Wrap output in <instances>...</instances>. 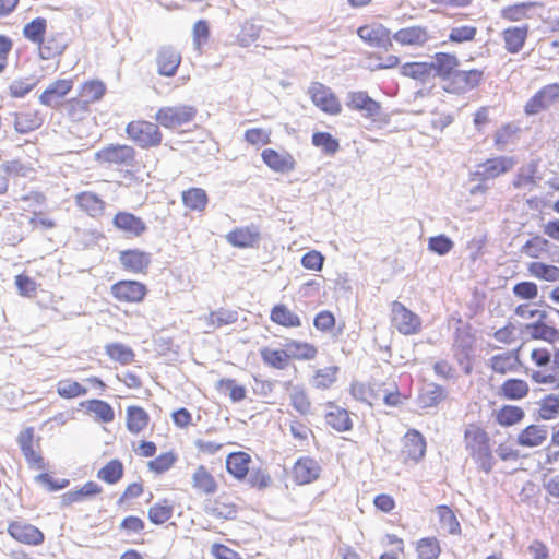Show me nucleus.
Segmentation results:
<instances>
[{
    "mask_svg": "<svg viewBox=\"0 0 559 559\" xmlns=\"http://www.w3.org/2000/svg\"><path fill=\"white\" fill-rule=\"evenodd\" d=\"M203 510L206 515L219 522L234 521L239 511L238 498L234 493L222 492L215 498L206 499Z\"/></svg>",
    "mask_w": 559,
    "mask_h": 559,
    "instance_id": "f257e3e1",
    "label": "nucleus"
},
{
    "mask_svg": "<svg viewBox=\"0 0 559 559\" xmlns=\"http://www.w3.org/2000/svg\"><path fill=\"white\" fill-rule=\"evenodd\" d=\"M126 132L135 144L143 148L157 146L162 142L159 127L150 121H132L128 123Z\"/></svg>",
    "mask_w": 559,
    "mask_h": 559,
    "instance_id": "f03ea898",
    "label": "nucleus"
},
{
    "mask_svg": "<svg viewBox=\"0 0 559 559\" xmlns=\"http://www.w3.org/2000/svg\"><path fill=\"white\" fill-rule=\"evenodd\" d=\"M484 80V71L478 69L460 70L456 68L443 90L450 94L463 95L476 88Z\"/></svg>",
    "mask_w": 559,
    "mask_h": 559,
    "instance_id": "7ed1b4c3",
    "label": "nucleus"
},
{
    "mask_svg": "<svg viewBox=\"0 0 559 559\" xmlns=\"http://www.w3.org/2000/svg\"><path fill=\"white\" fill-rule=\"evenodd\" d=\"M95 159L102 164L132 167L135 162V151L129 145L109 144L95 153Z\"/></svg>",
    "mask_w": 559,
    "mask_h": 559,
    "instance_id": "20e7f679",
    "label": "nucleus"
},
{
    "mask_svg": "<svg viewBox=\"0 0 559 559\" xmlns=\"http://www.w3.org/2000/svg\"><path fill=\"white\" fill-rule=\"evenodd\" d=\"M46 28L47 21L44 17H36L32 20L23 28L24 37L29 41L39 45V56L44 60H48L62 51L59 47L52 48L49 45L44 44Z\"/></svg>",
    "mask_w": 559,
    "mask_h": 559,
    "instance_id": "39448f33",
    "label": "nucleus"
},
{
    "mask_svg": "<svg viewBox=\"0 0 559 559\" xmlns=\"http://www.w3.org/2000/svg\"><path fill=\"white\" fill-rule=\"evenodd\" d=\"M392 323L403 335H414L421 330V319L402 302L393 301L391 306Z\"/></svg>",
    "mask_w": 559,
    "mask_h": 559,
    "instance_id": "423d86ee",
    "label": "nucleus"
},
{
    "mask_svg": "<svg viewBox=\"0 0 559 559\" xmlns=\"http://www.w3.org/2000/svg\"><path fill=\"white\" fill-rule=\"evenodd\" d=\"M197 115L195 107L191 105H179L163 107L156 112V120L165 128H176L188 123Z\"/></svg>",
    "mask_w": 559,
    "mask_h": 559,
    "instance_id": "0eeeda50",
    "label": "nucleus"
},
{
    "mask_svg": "<svg viewBox=\"0 0 559 559\" xmlns=\"http://www.w3.org/2000/svg\"><path fill=\"white\" fill-rule=\"evenodd\" d=\"M559 102V84L551 83L537 91L526 103L524 111L528 116L537 115Z\"/></svg>",
    "mask_w": 559,
    "mask_h": 559,
    "instance_id": "6e6552de",
    "label": "nucleus"
},
{
    "mask_svg": "<svg viewBox=\"0 0 559 559\" xmlns=\"http://www.w3.org/2000/svg\"><path fill=\"white\" fill-rule=\"evenodd\" d=\"M7 531L13 539L24 545L39 546L45 540L44 533L37 526L25 521L16 520L10 522Z\"/></svg>",
    "mask_w": 559,
    "mask_h": 559,
    "instance_id": "1a4fd4ad",
    "label": "nucleus"
},
{
    "mask_svg": "<svg viewBox=\"0 0 559 559\" xmlns=\"http://www.w3.org/2000/svg\"><path fill=\"white\" fill-rule=\"evenodd\" d=\"M309 95L313 104L322 111L330 115H338L342 106L330 87L320 82H313L309 87Z\"/></svg>",
    "mask_w": 559,
    "mask_h": 559,
    "instance_id": "9d476101",
    "label": "nucleus"
},
{
    "mask_svg": "<svg viewBox=\"0 0 559 559\" xmlns=\"http://www.w3.org/2000/svg\"><path fill=\"white\" fill-rule=\"evenodd\" d=\"M512 166L513 160L510 157L500 156L489 158L486 162L479 164L477 170L474 171L472 176L475 180L486 181L509 171Z\"/></svg>",
    "mask_w": 559,
    "mask_h": 559,
    "instance_id": "9b49d317",
    "label": "nucleus"
},
{
    "mask_svg": "<svg viewBox=\"0 0 559 559\" xmlns=\"http://www.w3.org/2000/svg\"><path fill=\"white\" fill-rule=\"evenodd\" d=\"M110 290L112 296L122 302H139L147 293L146 286L138 281H119Z\"/></svg>",
    "mask_w": 559,
    "mask_h": 559,
    "instance_id": "f8f14e48",
    "label": "nucleus"
},
{
    "mask_svg": "<svg viewBox=\"0 0 559 559\" xmlns=\"http://www.w3.org/2000/svg\"><path fill=\"white\" fill-rule=\"evenodd\" d=\"M432 79L439 78L444 84H448L456 68L460 67V60L455 55L448 52H437L429 62Z\"/></svg>",
    "mask_w": 559,
    "mask_h": 559,
    "instance_id": "ddd939ff",
    "label": "nucleus"
},
{
    "mask_svg": "<svg viewBox=\"0 0 559 559\" xmlns=\"http://www.w3.org/2000/svg\"><path fill=\"white\" fill-rule=\"evenodd\" d=\"M357 35L371 47L388 50L392 47L390 31L382 24H370L358 27Z\"/></svg>",
    "mask_w": 559,
    "mask_h": 559,
    "instance_id": "4468645a",
    "label": "nucleus"
},
{
    "mask_svg": "<svg viewBox=\"0 0 559 559\" xmlns=\"http://www.w3.org/2000/svg\"><path fill=\"white\" fill-rule=\"evenodd\" d=\"M103 487L98 485L96 481L88 480L83 484L80 488L74 490H69L61 495L60 503L62 507H71L75 503H81L86 500L93 499L103 493Z\"/></svg>",
    "mask_w": 559,
    "mask_h": 559,
    "instance_id": "2eb2a0df",
    "label": "nucleus"
},
{
    "mask_svg": "<svg viewBox=\"0 0 559 559\" xmlns=\"http://www.w3.org/2000/svg\"><path fill=\"white\" fill-rule=\"evenodd\" d=\"M347 98V106L362 112L366 118L378 117L381 112L380 103L371 98L365 91L350 92Z\"/></svg>",
    "mask_w": 559,
    "mask_h": 559,
    "instance_id": "dca6fc26",
    "label": "nucleus"
},
{
    "mask_svg": "<svg viewBox=\"0 0 559 559\" xmlns=\"http://www.w3.org/2000/svg\"><path fill=\"white\" fill-rule=\"evenodd\" d=\"M261 157L273 171L287 174L295 169L296 160L288 152H277L273 148H265Z\"/></svg>",
    "mask_w": 559,
    "mask_h": 559,
    "instance_id": "f3484780",
    "label": "nucleus"
},
{
    "mask_svg": "<svg viewBox=\"0 0 559 559\" xmlns=\"http://www.w3.org/2000/svg\"><path fill=\"white\" fill-rule=\"evenodd\" d=\"M119 262L129 272L144 273L151 264V254L139 249H129L120 252Z\"/></svg>",
    "mask_w": 559,
    "mask_h": 559,
    "instance_id": "a211bd4d",
    "label": "nucleus"
},
{
    "mask_svg": "<svg viewBox=\"0 0 559 559\" xmlns=\"http://www.w3.org/2000/svg\"><path fill=\"white\" fill-rule=\"evenodd\" d=\"M292 474L297 484H309L319 477L320 466L311 456H301L294 464Z\"/></svg>",
    "mask_w": 559,
    "mask_h": 559,
    "instance_id": "6ab92c4d",
    "label": "nucleus"
},
{
    "mask_svg": "<svg viewBox=\"0 0 559 559\" xmlns=\"http://www.w3.org/2000/svg\"><path fill=\"white\" fill-rule=\"evenodd\" d=\"M114 226L133 237L141 236L146 229V224L139 216L130 212H118L112 219Z\"/></svg>",
    "mask_w": 559,
    "mask_h": 559,
    "instance_id": "aec40b11",
    "label": "nucleus"
},
{
    "mask_svg": "<svg viewBox=\"0 0 559 559\" xmlns=\"http://www.w3.org/2000/svg\"><path fill=\"white\" fill-rule=\"evenodd\" d=\"M466 449L471 454H490L489 438L485 430L475 425H469L464 432Z\"/></svg>",
    "mask_w": 559,
    "mask_h": 559,
    "instance_id": "412c9836",
    "label": "nucleus"
},
{
    "mask_svg": "<svg viewBox=\"0 0 559 559\" xmlns=\"http://www.w3.org/2000/svg\"><path fill=\"white\" fill-rule=\"evenodd\" d=\"M181 62L180 53L173 47H162L156 56L157 71L164 76H174Z\"/></svg>",
    "mask_w": 559,
    "mask_h": 559,
    "instance_id": "4be33fe9",
    "label": "nucleus"
},
{
    "mask_svg": "<svg viewBox=\"0 0 559 559\" xmlns=\"http://www.w3.org/2000/svg\"><path fill=\"white\" fill-rule=\"evenodd\" d=\"M71 80H57L51 83L39 96L40 104L57 107L62 98L72 90Z\"/></svg>",
    "mask_w": 559,
    "mask_h": 559,
    "instance_id": "5701e85b",
    "label": "nucleus"
},
{
    "mask_svg": "<svg viewBox=\"0 0 559 559\" xmlns=\"http://www.w3.org/2000/svg\"><path fill=\"white\" fill-rule=\"evenodd\" d=\"M192 488L200 495L211 496L217 491L218 483L215 477L204 467L199 466L192 475Z\"/></svg>",
    "mask_w": 559,
    "mask_h": 559,
    "instance_id": "b1692460",
    "label": "nucleus"
},
{
    "mask_svg": "<svg viewBox=\"0 0 559 559\" xmlns=\"http://www.w3.org/2000/svg\"><path fill=\"white\" fill-rule=\"evenodd\" d=\"M259 239L260 233L255 226L237 228L227 235L228 242L237 248H251Z\"/></svg>",
    "mask_w": 559,
    "mask_h": 559,
    "instance_id": "393cba45",
    "label": "nucleus"
},
{
    "mask_svg": "<svg viewBox=\"0 0 559 559\" xmlns=\"http://www.w3.org/2000/svg\"><path fill=\"white\" fill-rule=\"evenodd\" d=\"M528 35V26L508 27L503 31L504 48L510 53H518L524 46Z\"/></svg>",
    "mask_w": 559,
    "mask_h": 559,
    "instance_id": "a878e982",
    "label": "nucleus"
},
{
    "mask_svg": "<svg viewBox=\"0 0 559 559\" xmlns=\"http://www.w3.org/2000/svg\"><path fill=\"white\" fill-rule=\"evenodd\" d=\"M174 511V502L167 498H164L148 508L147 518L153 524L162 525L173 518Z\"/></svg>",
    "mask_w": 559,
    "mask_h": 559,
    "instance_id": "bb28decb",
    "label": "nucleus"
},
{
    "mask_svg": "<svg viewBox=\"0 0 559 559\" xmlns=\"http://www.w3.org/2000/svg\"><path fill=\"white\" fill-rule=\"evenodd\" d=\"M393 39L401 45H424L428 40V34L426 27L412 26L397 31Z\"/></svg>",
    "mask_w": 559,
    "mask_h": 559,
    "instance_id": "cd10ccee",
    "label": "nucleus"
},
{
    "mask_svg": "<svg viewBox=\"0 0 559 559\" xmlns=\"http://www.w3.org/2000/svg\"><path fill=\"white\" fill-rule=\"evenodd\" d=\"M80 406L85 408L88 413H93L97 420L108 424L115 418L112 406L103 400H88L80 403Z\"/></svg>",
    "mask_w": 559,
    "mask_h": 559,
    "instance_id": "c85d7f7f",
    "label": "nucleus"
},
{
    "mask_svg": "<svg viewBox=\"0 0 559 559\" xmlns=\"http://www.w3.org/2000/svg\"><path fill=\"white\" fill-rule=\"evenodd\" d=\"M325 423L336 431H347L353 425L348 412L336 405H329Z\"/></svg>",
    "mask_w": 559,
    "mask_h": 559,
    "instance_id": "c756f323",
    "label": "nucleus"
},
{
    "mask_svg": "<svg viewBox=\"0 0 559 559\" xmlns=\"http://www.w3.org/2000/svg\"><path fill=\"white\" fill-rule=\"evenodd\" d=\"M520 365L519 350L495 355L490 358V367L497 373L504 374L508 371H516Z\"/></svg>",
    "mask_w": 559,
    "mask_h": 559,
    "instance_id": "7c9ffc66",
    "label": "nucleus"
},
{
    "mask_svg": "<svg viewBox=\"0 0 559 559\" xmlns=\"http://www.w3.org/2000/svg\"><path fill=\"white\" fill-rule=\"evenodd\" d=\"M547 433L545 425H530L518 436V442L524 447H536L546 440Z\"/></svg>",
    "mask_w": 559,
    "mask_h": 559,
    "instance_id": "2f4dec72",
    "label": "nucleus"
},
{
    "mask_svg": "<svg viewBox=\"0 0 559 559\" xmlns=\"http://www.w3.org/2000/svg\"><path fill=\"white\" fill-rule=\"evenodd\" d=\"M415 551L417 559H439L442 549L437 537L428 536L416 542Z\"/></svg>",
    "mask_w": 559,
    "mask_h": 559,
    "instance_id": "473e14b6",
    "label": "nucleus"
},
{
    "mask_svg": "<svg viewBox=\"0 0 559 559\" xmlns=\"http://www.w3.org/2000/svg\"><path fill=\"white\" fill-rule=\"evenodd\" d=\"M401 454H426V440L415 430H408L402 439Z\"/></svg>",
    "mask_w": 559,
    "mask_h": 559,
    "instance_id": "72a5a7b5",
    "label": "nucleus"
},
{
    "mask_svg": "<svg viewBox=\"0 0 559 559\" xmlns=\"http://www.w3.org/2000/svg\"><path fill=\"white\" fill-rule=\"evenodd\" d=\"M401 74L423 84L429 83L432 79L429 62H406L401 67Z\"/></svg>",
    "mask_w": 559,
    "mask_h": 559,
    "instance_id": "f704fd0d",
    "label": "nucleus"
},
{
    "mask_svg": "<svg viewBox=\"0 0 559 559\" xmlns=\"http://www.w3.org/2000/svg\"><path fill=\"white\" fill-rule=\"evenodd\" d=\"M150 421L147 412L140 406H129L127 408V428L132 433H139L146 428Z\"/></svg>",
    "mask_w": 559,
    "mask_h": 559,
    "instance_id": "c9c22d12",
    "label": "nucleus"
},
{
    "mask_svg": "<svg viewBox=\"0 0 559 559\" xmlns=\"http://www.w3.org/2000/svg\"><path fill=\"white\" fill-rule=\"evenodd\" d=\"M123 474V464L119 460L112 459L98 469L97 478L108 485H115L122 479Z\"/></svg>",
    "mask_w": 559,
    "mask_h": 559,
    "instance_id": "e433bc0d",
    "label": "nucleus"
},
{
    "mask_svg": "<svg viewBox=\"0 0 559 559\" xmlns=\"http://www.w3.org/2000/svg\"><path fill=\"white\" fill-rule=\"evenodd\" d=\"M501 395L511 401H516L525 397L528 394L530 388L526 381L522 379H508L506 380L501 388Z\"/></svg>",
    "mask_w": 559,
    "mask_h": 559,
    "instance_id": "4c0bfd02",
    "label": "nucleus"
},
{
    "mask_svg": "<svg viewBox=\"0 0 559 559\" xmlns=\"http://www.w3.org/2000/svg\"><path fill=\"white\" fill-rule=\"evenodd\" d=\"M436 512L439 518V522L442 527L447 530V532L451 535H461L462 528L461 524L453 512V510L445 506L440 504L436 507Z\"/></svg>",
    "mask_w": 559,
    "mask_h": 559,
    "instance_id": "58836bf2",
    "label": "nucleus"
},
{
    "mask_svg": "<svg viewBox=\"0 0 559 559\" xmlns=\"http://www.w3.org/2000/svg\"><path fill=\"white\" fill-rule=\"evenodd\" d=\"M270 317L274 323L286 328H297L301 325L300 318L283 304L274 306Z\"/></svg>",
    "mask_w": 559,
    "mask_h": 559,
    "instance_id": "ea45409f",
    "label": "nucleus"
},
{
    "mask_svg": "<svg viewBox=\"0 0 559 559\" xmlns=\"http://www.w3.org/2000/svg\"><path fill=\"white\" fill-rule=\"evenodd\" d=\"M545 320H537L534 323L526 324L525 329L530 331L533 340H543L549 343H554L559 338V330L547 325Z\"/></svg>",
    "mask_w": 559,
    "mask_h": 559,
    "instance_id": "a19ab883",
    "label": "nucleus"
},
{
    "mask_svg": "<svg viewBox=\"0 0 559 559\" xmlns=\"http://www.w3.org/2000/svg\"><path fill=\"white\" fill-rule=\"evenodd\" d=\"M207 194L201 188H190L182 192L185 206L192 211H203L207 204Z\"/></svg>",
    "mask_w": 559,
    "mask_h": 559,
    "instance_id": "79ce46f5",
    "label": "nucleus"
},
{
    "mask_svg": "<svg viewBox=\"0 0 559 559\" xmlns=\"http://www.w3.org/2000/svg\"><path fill=\"white\" fill-rule=\"evenodd\" d=\"M530 275L546 282L559 281V267L543 262H531L527 266Z\"/></svg>",
    "mask_w": 559,
    "mask_h": 559,
    "instance_id": "37998d69",
    "label": "nucleus"
},
{
    "mask_svg": "<svg viewBox=\"0 0 559 559\" xmlns=\"http://www.w3.org/2000/svg\"><path fill=\"white\" fill-rule=\"evenodd\" d=\"M195 447L199 451L204 453L213 454L217 451H223V454H247L240 450L231 449L233 444L230 443H222L217 441L210 440L207 438H200L194 441Z\"/></svg>",
    "mask_w": 559,
    "mask_h": 559,
    "instance_id": "c03bdc74",
    "label": "nucleus"
},
{
    "mask_svg": "<svg viewBox=\"0 0 559 559\" xmlns=\"http://www.w3.org/2000/svg\"><path fill=\"white\" fill-rule=\"evenodd\" d=\"M447 397L443 386L435 383L427 384L420 394V403L423 407H435Z\"/></svg>",
    "mask_w": 559,
    "mask_h": 559,
    "instance_id": "a18cd8bd",
    "label": "nucleus"
},
{
    "mask_svg": "<svg viewBox=\"0 0 559 559\" xmlns=\"http://www.w3.org/2000/svg\"><path fill=\"white\" fill-rule=\"evenodd\" d=\"M262 360L278 370H283L288 365V353L286 349H271V348H263L260 352Z\"/></svg>",
    "mask_w": 559,
    "mask_h": 559,
    "instance_id": "49530a36",
    "label": "nucleus"
},
{
    "mask_svg": "<svg viewBox=\"0 0 559 559\" xmlns=\"http://www.w3.org/2000/svg\"><path fill=\"white\" fill-rule=\"evenodd\" d=\"M238 320V312L236 310H229L219 308L215 311H211L206 321L207 325L214 329L222 328L224 325L233 324Z\"/></svg>",
    "mask_w": 559,
    "mask_h": 559,
    "instance_id": "de8ad7c7",
    "label": "nucleus"
},
{
    "mask_svg": "<svg viewBox=\"0 0 559 559\" xmlns=\"http://www.w3.org/2000/svg\"><path fill=\"white\" fill-rule=\"evenodd\" d=\"M41 124V119L33 112L15 114L14 129L21 134H26L36 130Z\"/></svg>",
    "mask_w": 559,
    "mask_h": 559,
    "instance_id": "09e8293b",
    "label": "nucleus"
},
{
    "mask_svg": "<svg viewBox=\"0 0 559 559\" xmlns=\"http://www.w3.org/2000/svg\"><path fill=\"white\" fill-rule=\"evenodd\" d=\"M285 349L289 358L312 359L317 355V348L313 345L296 341L286 343Z\"/></svg>",
    "mask_w": 559,
    "mask_h": 559,
    "instance_id": "8fccbe9b",
    "label": "nucleus"
},
{
    "mask_svg": "<svg viewBox=\"0 0 559 559\" xmlns=\"http://www.w3.org/2000/svg\"><path fill=\"white\" fill-rule=\"evenodd\" d=\"M106 354L112 359L122 365H128L133 361L134 353L131 347L123 345L121 343H111L107 344Z\"/></svg>",
    "mask_w": 559,
    "mask_h": 559,
    "instance_id": "3c124183",
    "label": "nucleus"
},
{
    "mask_svg": "<svg viewBox=\"0 0 559 559\" xmlns=\"http://www.w3.org/2000/svg\"><path fill=\"white\" fill-rule=\"evenodd\" d=\"M80 207L85 210L91 216H96L103 212L104 202L94 193L83 192L76 197Z\"/></svg>",
    "mask_w": 559,
    "mask_h": 559,
    "instance_id": "603ef678",
    "label": "nucleus"
},
{
    "mask_svg": "<svg viewBox=\"0 0 559 559\" xmlns=\"http://www.w3.org/2000/svg\"><path fill=\"white\" fill-rule=\"evenodd\" d=\"M312 144L321 147L326 155H334L340 150V143L329 132H314L312 134Z\"/></svg>",
    "mask_w": 559,
    "mask_h": 559,
    "instance_id": "864d4df0",
    "label": "nucleus"
},
{
    "mask_svg": "<svg viewBox=\"0 0 559 559\" xmlns=\"http://www.w3.org/2000/svg\"><path fill=\"white\" fill-rule=\"evenodd\" d=\"M250 456H227V471L237 479H243L249 473Z\"/></svg>",
    "mask_w": 559,
    "mask_h": 559,
    "instance_id": "5fc2aeb1",
    "label": "nucleus"
},
{
    "mask_svg": "<svg viewBox=\"0 0 559 559\" xmlns=\"http://www.w3.org/2000/svg\"><path fill=\"white\" fill-rule=\"evenodd\" d=\"M536 5V2L531 1L515 3L513 5L503 8L501 11V16L509 21H520L524 17H527L528 11Z\"/></svg>",
    "mask_w": 559,
    "mask_h": 559,
    "instance_id": "6e6d98bb",
    "label": "nucleus"
},
{
    "mask_svg": "<svg viewBox=\"0 0 559 559\" xmlns=\"http://www.w3.org/2000/svg\"><path fill=\"white\" fill-rule=\"evenodd\" d=\"M524 417V411L514 405L503 406L497 414V421L501 426H512Z\"/></svg>",
    "mask_w": 559,
    "mask_h": 559,
    "instance_id": "4d7b16f0",
    "label": "nucleus"
},
{
    "mask_svg": "<svg viewBox=\"0 0 559 559\" xmlns=\"http://www.w3.org/2000/svg\"><path fill=\"white\" fill-rule=\"evenodd\" d=\"M57 393L64 399H74L85 395L87 389L76 381L62 380L57 384Z\"/></svg>",
    "mask_w": 559,
    "mask_h": 559,
    "instance_id": "13d9d810",
    "label": "nucleus"
},
{
    "mask_svg": "<svg viewBox=\"0 0 559 559\" xmlns=\"http://www.w3.org/2000/svg\"><path fill=\"white\" fill-rule=\"evenodd\" d=\"M549 241L540 236L528 239L521 249V252L530 258L537 259L542 252L547 251Z\"/></svg>",
    "mask_w": 559,
    "mask_h": 559,
    "instance_id": "bf43d9fd",
    "label": "nucleus"
},
{
    "mask_svg": "<svg viewBox=\"0 0 559 559\" xmlns=\"http://www.w3.org/2000/svg\"><path fill=\"white\" fill-rule=\"evenodd\" d=\"M217 389L221 391H229V397L235 403L241 402L242 400L246 399V388L243 385L237 384L234 379H221L217 382Z\"/></svg>",
    "mask_w": 559,
    "mask_h": 559,
    "instance_id": "052dcab7",
    "label": "nucleus"
},
{
    "mask_svg": "<svg viewBox=\"0 0 559 559\" xmlns=\"http://www.w3.org/2000/svg\"><path fill=\"white\" fill-rule=\"evenodd\" d=\"M454 242L447 235H437L428 239V249L439 255H444L452 250Z\"/></svg>",
    "mask_w": 559,
    "mask_h": 559,
    "instance_id": "680f3d73",
    "label": "nucleus"
},
{
    "mask_svg": "<svg viewBox=\"0 0 559 559\" xmlns=\"http://www.w3.org/2000/svg\"><path fill=\"white\" fill-rule=\"evenodd\" d=\"M559 413V397L555 394H549L543 399L539 408V417L544 420H549Z\"/></svg>",
    "mask_w": 559,
    "mask_h": 559,
    "instance_id": "e2e57ef3",
    "label": "nucleus"
},
{
    "mask_svg": "<svg viewBox=\"0 0 559 559\" xmlns=\"http://www.w3.org/2000/svg\"><path fill=\"white\" fill-rule=\"evenodd\" d=\"M290 401L293 407L300 414L305 415L310 412L311 404L305 391L300 388H294L290 393Z\"/></svg>",
    "mask_w": 559,
    "mask_h": 559,
    "instance_id": "0e129e2a",
    "label": "nucleus"
},
{
    "mask_svg": "<svg viewBox=\"0 0 559 559\" xmlns=\"http://www.w3.org/2000/svg\"><path fill=\"white\" fill-rule=\"evenodd\" d=\"M106 92V86L100 81H90L84 83L82 87V95L90 102L99 100Z\"/></svg>",
    "mask_w": 559,
    "mask_h": 559,
    "instance_id": "69168bd1",
    "label": "nucleus"
},
{
    "mask_svg": "<svg viewBox=\"0 0 559 559\" xmlns=\"http://www.w3.org/2000/svg\"><path fill=\"white\" fill-rule=\"evenodd\" d=\"M513 294L521 299L531 300L537 297L538 287L534 282L523 281L513 286Z\"/></svg>",
    "mask_w": 559,
    "mask_h": 559,
    "instance_id": "338daca9",
    "label": "nucleus"
},
{
    "mask_svg": "<svg viewBox=\"0 0 559 559\" xmlns=\"http://www.w3.org/2000/svg\"><path fill=\"white\" fill-rule=\"evenodd\" d=\"M300 262L307 270L321 271L323 269L324 255L317 250H311L302 255Z\"/></svg>",
    "mask_w": 559,
    "mask_h": 559,
    "instance_id": "774afa93",
    "label": "nucleus"
}]
</instances>
